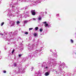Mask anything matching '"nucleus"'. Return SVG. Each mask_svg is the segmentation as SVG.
<instances>
[{
  "label": "nucleus",
  "instance_id": "nucleus-23",
  "mask_svg": "<svg viewBox=\"0 0 76 76\" xmlns=\"http://www.w3.org/2000/svg\"><path fill=\"white\" fill-rule=\"evenodd\" d=\"M1 35H3V34H1Z\"/></svg>",
  "mask_w": 76,
  "mask_h": 76
},
{
  "label": "nucleus",
  "instance_id": "nucleus-6",
  "mask_svg": "<svg viewBox=\"0 0 76 76\" xmlns=\"http://www.w3.org/2000/svg\"><path fill=\"white\" fill-rule=\"evenodd\" d=\"M45 26H48V23H46L45 24Z\"/></svg>",
  "mask_w": 76,
  "mask_h": 76
},
{
  "label": "nucleus",
  "instance_id": "nucleus-3",
  "mask_svg": "<svg viewBox=\"0 0 76 76\" xmlns=\"http://www.w3.org/2000/svg\"><path fill=\"white\" fill-rule=\"evenodd\" d=\"M45 76H48L49 75V73L48 72H46L45 74Z\"/></svg>",
  "mask_w": 76,
  "mask_h": 76
},
{
  "label": "nucleus",
  "instance_id": "nucleus-2",
  "mask_svg": "<svg viewBox=\"0 0 76 76\" xmlns=\"http://www.w3.org/2000/svg\"><path fill=\"white\" fill-rule=\"evenodd\" d=\"M11 22H12V23L10 26H13L15 25V22L13 21H11Z\"/></svg>",
  "mask_w": 76,
  "mask_h": 76
},
{
  "label": "nucleus",
  "instance_id": "nucleus-22",
  "mask_svg": "<svg viewBox=\"0 0 76 76\" xmlns=\"http://www.w3.org/2000/svg\"><path fill=\"white\" fill-rule=\"evenodd\" d=\"M46 69H48V67L47 66L46 67Z\"/></svg>",
  "mask_w": 76,
  "mask_h": 76
},
{
  "label": "nucleus",
  "instance_id": "nucleus-11",
  "mask_svg": "<svg viewBox=\"0 0 76 76\" xmlns=\"http://www.w3.org/2000/svg\"><path fill=\"white\" fill-rule=\"evenodd\" d=\"M42 28H40V32H42Z\"/></svg>",
  "mask_w": 76,
  "mask_h": 76
},
{
  "label": "nucleus",
  "instance_id": "nucleus-18",
  "mask_svg": "<svg viewBox=\"0 0 76 76\" xmlns=\"http://www.w3.org/2000/svg\"><path fill=\"white\" fill-rule=\"evenodd\" d=\"M26 22H27V21H25L24 22V23H26Z\"/></svg>",
  "mask_w": 76,
  "mask_h": 76
},
{
  "label": "nucleus",
  "instance_id": "nucleus-5",
  "mask_svg": "<svg viewBox=\"0 0 76 76\" xmlns=\"http://www.w3.org/2000/svg\"><path fill=\"white\" fill-rule=\"evenodd\" d=\"M38 27H37L35 28V29L36 31H37L38 30Z\"/></svg>",
  "mask_w": 76,
  "mask_h": 76
},
{
  "label": "nucleus",
  "instance_id": "nucleus-17",
  "mask_svg": "<svg viewBox=\"0 0 76 76\" xmlns=\"http://www.w3.org/2000/svg\"><path fill=\"white\" fill-rule=\"evenodd\" d=\"M3 72L4 73H6V71L4 70V71Z\"/></svg>",
  "mask_w": 76,
  "mask_h": 76
},
{
  "label": "nucleus",
  "instance_id": "nucleus-7",
  "mask_svg": "<svg viewBox=\"0 0 76 76\" xmlns=\"http://www.w3.org/2000/svg\"><path fill=\"white\" fill-rule=\"evenodd\" d=\"M19 23H20V22L19 21H17V24H19Z\"/></svg>",
  "mask_w": 76,
  "mask_h": 76
},
{
  "label": "nucleus",
  "instance_id": "nucleus-15",
  "mask_svg": "<svg viewBox=\"0 0 76 76\" xmlns=\"http://www.w3.org/2000/svg\"><path fill=\"white\" fill-rule=\"evenodd\" d=\"M32 29H33V28H29V30H32Z\"/></svg>",
  "mask_w": 76,
  "mask_h": 76
},
{
  "label": "nucleus",
  "instance_id": "nucleus-13",
  "mask_svg": "<svg viewBox=\"0 0 76 76\" xmlns=\"http://www.w3.org/2000/svg\"><path fill=\"white\" fill-rule=\"evenodd\" d=\"M38 20H41V18H38Z\"/></svg>",
  "mask_w": 76,
  "mask_h": 76
},
{
  "label": "nucleus",
  "instance_id": "nucleus-20",
  "mask_svg": "<svg viewBox=\"0 0 76 76\" xmlns=\"http://www.w3.org/2000/svg\"><path fill=\"white\" fill-rule=\"evenodd\" d=\"M33 20H35L36 19L35 18H33Z\"/></svg>",
  "mask_w": 76,
  "mask_h": 76
},
{
  "label": "nucleus",
  "instance_id": "nucleus-14",
  "mask_svg": "<svg viewBox=\"0 0 76 76\" xmlns=\"http://www.w3.org/2000/svg\"><path fill=\"white\" fill-rule=\"evenodd\" d=\"M14 51H15V50L13 49V51H12V53H14Z\"/></svg>",
  "mask_w": 76,
  "mask_h": 76
},
{
  "label": "nucleus",
  "instance_id": "nucleus-10",
  "mask_svg": "<svg viewBox=\"0 0 76 76\" xmlns=\"http://www.w3.org/2000/svg\"><path fill=\"white\" fill-rule=\"evenodd\" d=\"M14 66H15V67H16V63H14Z\"/></svg>",
  "mask_w": 76,
  "mask_h": 76
},
{
  "label": "nucleus",
  "instance_id": "nucleus-19",
  "mask_svg": "<svg viewBox=\"0 0 76 76\" xmlns=\"http://www.w3.org/2000/svg\"><path fill=\"white\" fill-rule=\"evenodd\" d=\"M19 57H21V54H19L18 55Z\"/></svg>",
  "mask_w": 76,
  "mask_h": 76
},
{
  "label": "nucleus",
  "instance_id": "nucleus-21",
  "mask_svg": "<svg viewBox=\"0 0 76 76\" xmlns=\"http://www.w3.org/2000/svg\"><path fill=\"white\" fill-rule=\"evenodd\" d=\"M56 16H57L58 17V16H59V14H57Z\"/></svg>",
  "mask_w": 76,
  "mask_h": 76
},
{
  "label": "nucleus",
  "instance_id": "nucleus-8",
  "mask_svg": "<svg viewBox=\"0 0 76 76\" xmlns=\"http://www.w3.org/2000/svg\"><path fill=\"white\" fill-rule=\"evenodd\" d=\"M4 22L2 23L1 24V26H3V24H4Z\"/></svg>",
  "mask_w": 76,
  "mask_h": 76
},
{
  "label": "nucleus",
  "instance_id": "nucleus-4",
  "mask_svg": "<svg viewBox=\"0 0 76 76\" xmlns=\"http://www.w3.org/2000/svg\"><path fill=\"white\" fill-rule=\"evenodd\" d=\"M34 37H37V34L36 33H35L34 34Z\"/></svg>",
  "mask_w": 76,
  "mask_h": 76
},
{
  "label": "nucleus",
  "instance_id": "nucleus-9",
  "mask_svg": "<svg viewBox=\"0 0 76 76\" xmlns=\"http://www.w3.org/2000/svg\"><path fill=\"white\" fill-rule=\"evenodd\" d=\"M70 40L71 42H72V43H73V40L72 39H71Z\"/></svg>",
  "mask_w": 76,
  "mask_h": 76
},
{
  "label": "nucleus",
  "instance_id": "nucleus-24",
  "mask_svg": "<svg viewBox=\"0 0 76 76\" xmlns=\"http://www.w3.org/2000/svg\"><path fill=\"white\" fill-rule=\"evenodd\" d=\"M5 35H7V34H5Z\"/></svg>",
  "mask_w": 76,
  "mask_h": 76
},
{
  "label": "nucleus",
  "instance_id": "nucleus-16",
  "mask_svg": "<svg viewBox=\"0 0 76 76\" xmlns=\"http://www.w3.org/2000/svg\"><path fill=\"white\" fill-rule=\"evenodd\" d=\"M43 23H44V24H45H45H46V23H47V22L45 21V22H43Z\"/></svg>",
  "mask_w": 76,
  "mask_h": 76
},
{
  "label": "nucleus",
  "instance_id": "nucleus-12",
  "mask_svg": "<svg viewBox=\"0 0 76 76\" xmlns=\"http://www.w3.org/2000/svg\"><path fill=\"white\" fill-rule=\"evenodd\" d=\"M25 34H26V35H27V34H28V32H26L25 33Z\"/></svg>",
  "mask_w": 76,
  "mask_h": 76
},
{
  "label": "nucleus",
  "instance_id": "nucleus-1",
  "mask_svg": "<svg viewBox=\"0 0 76 76\" xmlns=\"http://www.w3.org/2000/svg\"><path fill=\"white\" fill-rule=\"evenodd\" d=\"M31 13L32 15H33V16L35 15L36 14V13H35V10H31Z\"/></svg>",
  "mask_w": 76,
  "mask_h": 76
}]
</instances>
